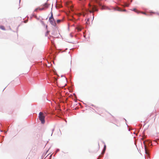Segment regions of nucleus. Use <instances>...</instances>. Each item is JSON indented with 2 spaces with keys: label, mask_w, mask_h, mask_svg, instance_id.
Returning a JSON list of instances; mask_svg holds the SVG:
<instances>
[{
  "label": "nucleus",
  "mask_w": 159,
  "mask_h": 159,
  "mask_svg": "<svg viewBox=\"0 0 159 159\" xmlns=\"http://www.w3.org/2000/svg\"><path fill=\"white\" fill-rule=\"evenodd\" d=\"M143 143L144 145V149L145 152L147 156L149 155V152L150 151V148H151L152 144L151 141L150 140H145L143 141Z\"/></svg>",
  "instance_id": "1"
},
{
  "label": "nucleus",
  "mask_w": 159,
  "mask_h": 159,
  "mask_svg": "<svg viewBox=\"0 0 159 159\" xmlns=\"http://www.w3.org/2000/svg\"><path fill=\"white\" fill-rule=\"evenodd\" d=\"M81 9L82 12H86L88 11L92 12L93 11H98V9L94 5H90L89 6V8L88 9L84 6V5L83 4L82 6Z\"/></svg>",
  "instance_id": "2"
},
{
  "label": "nucleus",
  "mask_w": 159,
  "mask_h": 159,
  "mask_svg": "<svg viewBox=\"0 0 159 159\" xmlns=\"http://www.w3.org/2000/svg\"><path fill=\"white\" fill-rule=\"evenodd\" d=\"M39 120L41 121V123L44 124L45 122V117L42 112H39Z\"/></svg>",
  "instance_id": "3"
},
{
  "label": "nucleus",
  "mask_w": 159,
  "mask_h": 159,
  "mask_svg": "<svg viewBox=\"0 0 159 159\" xmlns=\"http://www.w3.org/2000/svg\"><path fill=\"white\" fill-rule=\"evenodd\" d=\"M48 78L52 82L55 83L57 81V78L56 76L48 75Z\"/></svg>",
  "instance_id": "4"
},
{
  "label": "nucleus",
  "mask_w": 159,
  "mask_h": 159,
  "mask_svg": "<svg viewBox=\"0 0 159 159\" xmlns=\"http://www.w3.org/2000/svg\"><path fill=\"white\" fill-rule=\"evenodd\" d=\"M49 21L50 24L53 26L54 27L56 26V24L54 19V20H53L52 19L50 20H49Z\"/></svg>",
  "instance_id": "5"
},
{
  "label": "nucleus",
  "mask_w": 159,
  "mask_h": 159,
  "mask_svg": "<svg viewBox=\"0 0 159 159\" xmlns=\"http://www.w3.org/2000/svg\"><path fill=\"white\" fill-rule=\"evenodd\" d=\"M83 29L82 26L80 25H78L75 27V29L78 32L81 31Z\"/></svg>",
  "instance_id": "6"
},
{
  "label": "nucleus",
  "mask_w": 159,
  "mask_h": 159,
  "mask_svg": "<svg viewBox=\"0 0 159 159\" xmlns=\"http://www.w3.org/2000/svg\"><path fill=\"white\" fill-rule=\"evenodd\" d=\"M114 10L115 11H126V10L125 9H122L121 8L118 7L117 8H114Z\"/></svg>",
  "instance_id": "7"
},
{
  "label": "nucleus",
  "mask_w": 159,
  "mask_h": 159,
  "mask_svg": "<svg viewBox=\"0 0 159 159\" xmlns=\"http://www.w3.org/2000/svg\"><path fill=\"white\" fill-rule=\"evenodd\" d=\"M130 4V3H128L126 2H123V5H121L123 7H128Z\"/></svg>",
  "instance_id": "8"
},
{
  "label": "nucleus",
  "mask_w": 159,
  "mask_h": 159,
  "mask_svg": "<svg viewBox=\"0 0 159 159\" xmlns=\"http://www.w3.org/2000/svg\"><path fill=\"white\" fill-rule=\"evenodd\" d=\"M44 7H42V8H40L39 7V8H36L34 10V11H37L38 10H44Z\"/></svg>",
  "instance_id": "9"
},
{
  "label": "nucleus",
  "mask_w": 159,
  "mask_h": 159,
  "mask_svg": "<svg viewBox=\"0 0 159 159\" xmlns=\"http://www.w3.org/2000/svg\"><path fill=\"white\" fill-rule=\"evenodd\" d=\"M51 16L49 17V20H52V19L53 20H54V18H53V14H52V12H51Z\"/></svg>",
  "instance_id": "10"
},
{
  "label": "nucleus",
  "mask_w": 159,
  "mask_h": 159,
  "mask_svg": "<svg viewBox=\"0 0 159 159\" xmlns=\"http://www.w3.org/2000/svg\"><path fill=\"white\" fill-rule=\"evenodd\" d=\"M48 4L47 2L45 3L43 5V6L46 8H48Z\"/></svg>",
  "instance_id": "11"
},
{
  "label": "nucleus",
  "mask_w": 159,
  "mask_h": 159,
  "mask_svg": "<svg viewBox=\"0 0 159 159\" xmlns=\"http://www.w3.org/2000/svg\"><path fill=\"white\" fill-rule=\"evenodd\" d=\"M151 13H155L154 12H151ZM143 14L146 15H147V16H149V15H150L151 14H147L146 13H144V12H143L142 13Z\"/></svg>",
  "instance_id": "12"
},
{
  "label": "nucleus",
  "mask_w": 159,
  "mask_h": 159,
  "mask_svg": "<svg viewBox=\"0 0 159 159\" xmlns=\"http://www.w3.org/2000/svg\"><path fill=\"white\" fill-rule=\"evenodd\" d=\"M0 28L4 30H6L5 27L3 25L0 26Z\"/></svg>",
  "instance_id": "13"
},
{
  "label": "nucleus",
  "mask_w": 159,
  "mask_h": 159,
  "mask_svg": "<svg viewBox=\"0 0 159 159\" xmlns=\"http://www.w3.org/2000/svg\"><path fill=\"white\" fill-rule=\"evenodd\" d=\"M132 11H134L136 12L137 13H139V11H136V8H134L133 10H131Z\"/></svg>",
  "instance_id": "14"
},
{
  "label": "nucleus",
  "mask_w": 159,
  "mask_h": 159,
  "mask_svg": "<svg viewBox=\"0 0 159 159\" xmlns=\"http://www.w3.org/2000/svg\"><path fill=\"white\" fill-rule=\"evenodd\" d=\"M61 20L58 19L57 21V23H58V24H59V23H60L61 22Z\"/></svg>",
  "instance_id": "15"
},
{
  "label": "nucleus",
  "mask_w": 159,
  "mask_h": 159,
  "mask_svg": "<svg viewBox=\"0 0 159 159\" xmlns=\"http://www.w3.org/2000/svg\"><path fill=\"white\" fill-rule=\"evenodd\" d=\"M59 151H60V149L59 148H57L55 151V154H56Z\"/></svg>",
  "instance_id": "16"
},
{
  "label": "nucleus",
  "mask_w": 159,
  "mask_h": 159,
  "mask_svg": "<svg viewBox=\"0 0 159 159\" xmlns=\"http://www.w3.org/2000/svg\"><path fill=\"white\" fill-rule=\"evenodd\" d=\"M49 31H47L45 34V36H47V35H48V34L49 33Z\"/></svg>",
  "instance_id": "17"
},
{
  "label": "nucleus",
  "mask_w": 159,
  "mask_h": 159,
  "mask_svg": "<svg viewBox=\"0 0 159 159\" xmlns=\"http://www.w3.org/2000/svg\"><path fill=\"white\" fill-rule=\"evenodd\" d=\"M106 145H104L103 149L104 150H106Z\"/></svg>",
  "instance_id": "18"
},
{
  "label": "nucleus",
  "mask_w": 159,
  "mask_h": 159,
  "mask_svg": "<svg viewBox=\"0 0 159 159\" xmlns=\"http://www.w3.org/2000/svg\"><path fill=\"white\" fill-rule=\"evenodd\" d=\"M54 128H53V129H52V134H51V136H52V134H53V132L54 131Z\"/></svg>",
  "instance_id": "19"
},
{
  "label": "nucleus",
  "mask_w": 159,
  "mask_h": 159,
  "mask_svg": "<svg viewBox=\"0 0 159 159\" xmlns=\"http://www.w3.org/2000/svg\"><path fill=\"white\" fill-rule=\"evenodd\" d=\"M84 35V38H86V35L84 32V35Z\"/></svg>",
  "instance_id": "20"
},
{
  "label": "nucleus",
  "mask_w": 159,
  "mask_h": 159,
  "mask_svg": "<svg viewBox=\"0 0 159 159\" xmlns=\"http://www.w3.org/2000/svg\"><path fill=\"white\" fill-rule=\"evenodd\" d=\"M41 22L42 24L43 25H45L43 21H41Z\"/></svg>",
  "instance_id": "21"
},
{
  "label": "nucleus",
  "mask_w": 159,
  "mask_h": 159,
  "mask_svg": "<svg viewBox=\"0 0 159 159\" xmlns=\"http://www.w3.org/2000/svg\"><path fill=\"white\" fill-rule=\"evenodd\" d=\"M8 129H7V131H5V130L4 131V133H5V134H6V133H7V132L8 131Z\"/></svg>",
  "instance_id": "22"
},
{
  "label": "nucleus",
  "mask_w": 159,
  "mask_h": 159,
  "mask_svg": "<svg viewBox=\"0 0 159 159\" xmlns=\"http://www.w3.org/2000/svg\"><path fill=\"white\" fill-rule=\"evenodd\" d=\"M9 29L11 30H12L10 26L9 27Z\"/></svg>",
  "instance_id": "23"
},
{
  "label": "nucleus",
  "mask_w": 159,
  "mask_h": 159,
  "mask_svg": "<svg viewBox=\"0 0 159 159\" xmlns=\"http://www.w3.org/2000/svg\"><path fill=\"white\" fill-rule=\"evenodd\" d=\"M27 21H28V20H26L24 21V22H25V23H26V22H27Z\"/></svg>",
  "instance_id": "24"
},
{
  "label": "nucleus",
  "mask_w": 159,
  "mask_h": 159,
  "mask_svg": "<svg viewBox=\"0 0 159 159\" xmlns=\"http://www.w3.org/2000/svg\"><path fill=\"white\" fill-rule=\"evenodd\" d=\"M70 35L71 37H73V35H72L71 34H70Z\"/></svg>",
  "instance_id": "25"
},
{
  "label": "nucleus",
  "mask_w": 159,
  "mask_h": 159,
  "mask_svg": "<svg viewBox=\"0 0 159 159\" xmlns=\"http://www.w3.org/2000/svg\"><path fill=\"white\" fill-rule=\"evenodd\" d=\"M0 132H3V131L2 130L0 129Z\"/></svg>",
  "instance_id": "26"
},
{
  "label": "nucleus",
  "mask_w": 159,
  "mask_h": 159,
  "mask_svg": "<svg viewBox=\"0 0 159 159\" xmlns=\"http://www.w3.org/2000/svg\"><path fill=\"white\" fill-rule=\"evenodd\" d=\"M89 18L87 19V20L89 21Z\"/></svg>",
  "instance_id": "27"
},
{
  "label": "nucleus",
  "mask_w": 159,
  "mask_h": 159,
  "mask_svg": "<svg viewBox=\"0 0 159 159\" xmlns=\"http://www.w3.org/2000/svg\"><path fill=\"white\" fill-rule=\"evenodd\" d=\"M52 154H51V155H50V157H52Z\"/></svg>",
  "instance_id": "28"
},
{
  "label": "nucleus",
  "mask_w": 159,
  "mask_h": 159,
  "mask_svg": "<svg viewBox=\"0 0 159 159\" xmlns=\"http://www.w3.org/2000/svg\"><path fill=\"white\" fill-rule=\"evenodd\" d=\"M107 9H108V10H110V9H109L108 8V7H107Z\"/></svg>",
  "instance_id": "29"
},
{
  "label": "nucleus",
  "mask_w": 159,
  "mask_h": 159,
  "mask_svg": "<svg viewBox=\"0 0 159 159\" xmlns=\"http://www.w3.org/2000/svg\"><path fill=\"white\" fill-rule=\"evenodd\" d=\"M47 26H47V25L46 26V28H47Z\"/></svg>",
  "instance_id": "30"
},
{
  "label": "nucleus",
  "mask_w": 159,
  "mask_h": 159,
  "mask_svg": "<svg viewBox=\"0 0 159 159\" xmlns=\"http://www.w3.org/2000/svg\"><path fill=\"white\" fill-rule=\"evenodd\" d=\"M20 2V0H19V2Z\"/></svg>",
  "instance_id": "31"
},
{
  "label": "nucleus",
  "mask_w": 159,
  "mask_h": 159,
  "mask_svg": "<svg viewBox=\"0 0 159 159\" xmlns=\"http://www.w3.org/2000/svg\"><path fill=\"white\" fill-rule=\"evenodd\" d=\"M98 0H95L96 1H97Z\"/></svg>",
  "instance_id": "32"
},
{
  "label": "nucleus",
  "mask_w": 159,
  "mask_h": 159,
  "mask_svg": "<svg viewBox=\"0 0 159 159\" xmlns=\"http://www.w3.org/2000/svg\"><path fill=\"white\" fill-rule=\"evenodd\" d=\"M134 134H135V132H134Z\"/></svg>",
  "instance_id": "33"
},
{
  "label": "nucleus",
  "mask_w": 159,
  "mask_h": 159,
  "mask_svg": "<svg viewBox=\"0 0 159 159\" xmlns=\"http://www.w3.org/2000/svg\"><path fill=\"white\" fill-rule=\"evenodd\" d=\"M93 18H94V16H93Z\"/></svg>",
  "instance_id": "34"
},
{
  "label": "nucleus",
  "mask_w": 159,
  "mask_h": 159,
  "mask_svg": "<svg viewBox=\"0 0 159 159\" xmlns=\"http://www.w3.org/2000/svg\"><path fill=\"white\" fill-rule=\"evenodd\" d=\"M18 27H17V29H18Z\"/></svg>",
  "instance_id": "35"
},
{
  "label": "nucleus",
  "mask_w": 159,
  "mask_h": 159,
  "mask_svg": "<svg viewBox=\"0 0 159 159\" xmlns=\"http://www.w3.org/2000/svg\"><path fill=\"white\" fill-rule=\"evenodd\" d=\"M4 89H3V90H4Z\"/></svg>",
  "instance_id": "36"
}]
</instances>
